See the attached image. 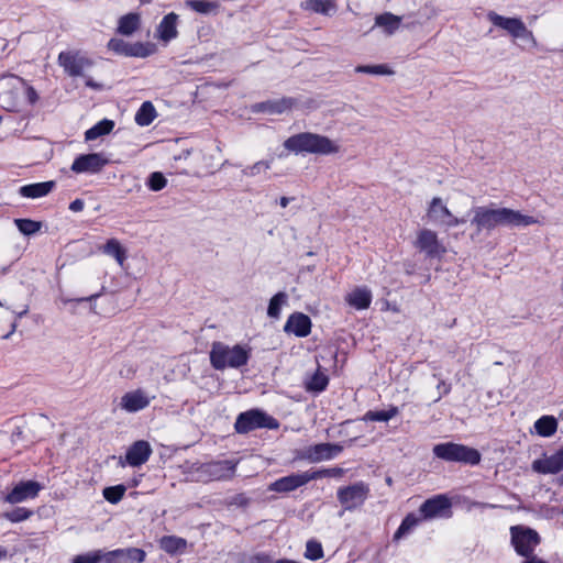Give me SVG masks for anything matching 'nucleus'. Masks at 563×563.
Returning a JSON list of instances; mask_svg holds the SVG:
<instances>
[{
  "label": "nucleus",
  "mask_w": 563,
  "mask_h": 563,
  "mask_svg": "<svg viewBox=\"0 0 563 563\" xmlns=\"http://www.w3.org/2000/svg\"><path fill=\"white\" fill-rule=\"evenodd\" d=\"M43 486L35 481H22L16 484L4 497V501L9 504H19L27 499L35 498Z\"/></svg>",
  "instance_id": "obj_16"
},
{
  "label": "nucleus",
  "mask_w": 563,
  "mask_h": 563,
  "mask_svg": "<svg viewBox=\"0 0 563 563\" xmlns=\"http://www.w3.org/2000/svg\"><path fill=\"white\" fill-rule=\"evenodd\" d=\"M345 300L351 307L364 310L371 306L372 291L367 287H356L346 295Z\"/></svg>",
  "instance_id": "obj_25"
},
{
  "label": "nucleus",
  "mask_w": 563,
  "mask_h": 563,
  "mask_svg": "<svg viewBox=\"0 0 563 563\" xmlns=\"http://www.w3.org/2000/svg\"><path fill=\"white\" fill-rule=\"evenodd\" d=\"M329 384V377L322 373L320 369H317L313 375H311L305 383V388L307 391L312 393H321L323 391Z\"/></svg>",
  "instance_id": "obj_33"
},
{
  "label": "nucleus",
  "mask_w": 563,
  "mask_h": 563,
  "mask_svg": "<svg viewBox=\"0 0 563 563\" xmlns=\"http://www.w3.org/2000/svg\"><path fill=\"white\" fill-rule=\"evenodd\" d=\"M32 515V510L24 507H16L10 511H5L3 514V518L11 522H21L29 519Z\"/></svg>",
  "instance_id": "obj_43"
},
{
  "label": "nucleus",
  "mask_w": 563,
  "mask_h": 563,
  "mask_svg": "<svg viewBox=\"0 0 563 563\" xmlns=\"http://www.w3.org/2000/svg\"><path fill=\"white\" fill-rule=\"evenodd\" d=\"M25 440L24 432L21 427H15V429L11 433V442L13 444H18Z\"/></svg>",
  "instance_id": "obj_54"
},
{
  "label": "nucleus",
  "mask_w": 563,
  "mask_h": 563,
  "mask_svg": "<svg viewBox=\"0 0 563 563\" xmlns=\"http://www.w3.org/2000/svg\"><path fill=\"white\" fill-rule=\"evenodd\" d=\"M343 448L334 443H318L299 451L297 457L311 463L328 461L341 453Z\"/></svg>",
  "instance_id": "obj_11"
},
{
  "label": "nucleus",
  "mask_w": 563,
  "mask_h": 563,
  "mask_svg": "<svg viewBox=\"0 0 563 563\" xmlns=\"http://www.w3.org/2000/svg\"><path fill=\"white\" fill-rule=\"evenodd\" d=\"M435 457L446 462H459L467 465H477L482 455L478 450L454 442L435 444L432 449Z\"/></svg>",
  "instance_id": "obj_4"
},
{
  "label": "nucleus",
  "mask_w": 563,
  "mask_h": 563,
  "mask_svg": "<svg viewBox=\"0 0 563 563\" xmlns=\"http://www.w3.org/2000/svg\"><path fill=\"white\" fill-rule=\"evenodd\" d=\"M108 162V158L102 153L81 154L74 159L70 169L76 174H95L99 173Z\"/></svg>",
  "instance_id": "obj_13"
},
{
  "label": "nucleus",
  "mask_w": 563,
  "mask_h": 563,
  "mask_svg": "<svg viewBox=\"0 0 563 563\" xmlns=\"http://www.w3.org/2000/svg\"><path fill=\"white\" fill-rule=\"evenodd\" d=\"M27 312H29V307L27 306H25L21 311L14 312L15 313V319L13 320V322L11 324V330H10L9 333L4 334L2 336V339L7 340V339H9L12 335V333L15 331V329L18 327L16 319L24 317Z\"/></svg>",
  "instance_id": "obj_51"
},
{
  "label": "nucleus",
  "mask_w": 563,
  "mask_h": 563,
  "mask_svg": "<svg viewBox=\"0 0 563 563\" xmlns=\"http://www.w3.org/2000/svg\"><path fill=\"white\" fill-rule=\"evenodd\" d=\"M531 468L539 474H559L563 471V456L556 451L550 456L534 460Z\"/></svg>",
  "instance_id": "obj_21"
},
{
  "label": "nucleus",
  "mask_w": 563,
  "mask_h": 563,
  "mask_svg": "<svg viewBox=\"0 0 563 563\" xmlns=\"http://www.w3.org/2000/svg\"><path fill=\"white\" fill-rule=\"evenodd\" d=\"M125 486L120 484L115 486L106 487L102 492L103 497L110 504H118L125 494Z\"/></svg>",
  "instance_id": "obj_42"
},
{
  "label": "nucleus",
  "mask_w": 563,
  "mask_h": 563,
  "mask_svg": "<svg viewBox=\"0 0 563 563\" xmlns=\"http://www.w3.org/2000/svg\"><path fill=\"white\" fill-rule=\"evenodd\" d=\"M113 128L114 122L112 120L103 119L85 132V140L93 141L100 136L107 135L113 130Z\"/></svg>",
  "instance_id": "obj_32"
},
{
  "label": "nucleus",
  "mask_w": 563,
  "mask_h": 563,
  "mask_svg": "<svg viewBox=\"0 0 563 563\" xmlns=\"http://www.w3.org/2000/svg\"><path fill=\"white\" fill-rule=\"evenodd\" d=\"M556 484L563 486V473L556 478Z\"/></svg>",
  "instance_id": "obj_64"
},
{
  "label": "nucleus",
  "mask_w": 563,
  "mask_h": 563,
  "mask_svg": "<svg viewBox=\"0 0 563 563\" xmlns=\"http://www.w3.org/2000/svg\"><path fill=\"white\" fill-rule=\"evenodd\" d=\"M152 454V448L147 441H135L125 453V462L133 467L146 463Z\"/></svg>",
  "instance_id": "obj_19"
},
{
  "label": "nucleus",
  "mask_w": 563,
  "mask_h": 563,
  "mask_svg": "<svg viewBox=\"0 0 563 563\" xmlns=\"http://www.w3.org/2000/svg\"><path fill=\"white\" fill-rule=\"evenodd\" d=\"M368 494V485L364 482H357L353 485L339 488L336 496L345 510H353L364 504Z\"/></svg>",
  "instance_id": "obj_10"
},
{
  "label": "nucleus",
  "mask_w": 563,
  "mask_h": 563,
  "mask_svg": "<svg viewBox=\"0 0 563 563\" xmlns=\"http://www.w3.org/2000/svg\"><path fill=\"white\" fill-rule=\"evenodd\" d=\"M428 218L438 225L453 228L460 224V219L454 217L448 207L443 203L442 199L434 197L427 212Z\"/></svg>",
  "instance_id": "obj_15"
},
{
  "label": "nucleus",
  "mask_w": 563,
  "mask_h": 563,
  "mask_svg": "<svg viewBox=\"0 0 563 563\" xmlns=\"http://www.w3.org/2000/svg\"><path fill=\"white\" fill-rule=\"evenodd\" d=\"M186 5L201 14L217 13L220 8L219 2L206 0H188L186 1Z\"/></svg>",
  "instance_id": "obj_35"
},
{
  "label": "nucleus",
  "mask_w": 563,
  "mask_h": 563,
  "mask_svg": "<svg viewBox=\"0 0 563 563\" xmlns=\"http://www.w3.org/2000/svg\"><path fill=\"white\" fill-rule=\"evenodd\" d=\"M287 301V295L284 291H279L276 295H274L268 303L267 308V314L271 318H279L280 316V309L284 303Z\"/></svg>",
  "instance_id": "obj_41"
},
{
  "label": "nucleus",
  "mask_w": 563,
  "mask_h": 563,
  "mask_svg": "<svg viewBox=\"0 0 563 563\" xmlns=\"http://www.w3.org/2000/svg\"><path fill=\"white\" fill-rule=\"evenodd\" d=\"M401 24V16L395 15L390 12L378 14L375 18V26L384 29L387 35H393Z\"/></svg>",
  "instance_id": "obj_28"
},
{
  "label": "nucleus",
  "mask_w": 563,
  "mask_h": 563,
  "mask_svg": "<svg viewBox=\"0 0 563 563\" xmlns=\"http://www.w3.org/2000/svg\"><path fill=\"white\" fill-rule=\"evenodd\" d=\"M107 47L109 51H112L114 54L125 57H141L145 58L153 55L156 52V45L146 42V43H129L122 38L113 37L111 38Z\"/></svg>",
  "instance_id": "obj_9"
},
{
  "label": "nucleus",
  "mask_w": 563,
  "mask_h": 563,
  "mask_svg": "<svg viewBox=\"0 0 563 563\" xmlns=\"http://www.w3.org/2000/svg\"><path fill=\"white\" fill-rule=\"evenodd\" d=\"M415 246L430 258L441 257L445 253V247L440 243L437 233L429 229L418 232Z\"/></svg>",
  "instance_id": "obj_14"
},
{
  "label": "nucleus",
  "mask_w": 563,
  "mask_h": 563,
  "mask_svg": "<svg viewBox=\"0 0 563 563\" xmlns=\"http://www.w3.org/2000/svg\"><path fill=\"white\" fill-rule=\"evenodd\" d=\"M356 73L369 75H391L394 71L386 65H360L355 68Z\"/></svg>",
  "instance_id": "obj_47"
},
{
  "label": "nucleus",
  "mask_w": 563,
  "mask_h": 563,
  "mask_svg": "<svg viewBox=\"0 0 563 563\" xmlns=\"http://www.w3.org/2000/svg\"><path fill=\"white\" fill-rule=\"evenodd\" d=\"M279 422L261 409H250L241 412L235 420L234 429L240 434H246L256 429L276 430Z\"/></svg>",
  "instance_id": "obj_5"
},
{
  "label": "nucleus",
  "mask_w": 563,
  "mask_h": 563,
  "mask_svg": "<svg viewBox=\"0 0 563 563\" xmlns=\"http://www.w3.org/2000/svg\"><path fill=\"white\" fill-rule=\"evenodd\" d=\"M103 251L106 254L113 256L120 265H122L126 258L125 250L115 239L108 240L104 244Z\"/></svg>",
  "instance_id": "obj_38"
},
{
  "label": "nucleus",
  "mask_w": 563,
  "mask_h": 563,
  "mask_svg": "<svg viewBox=\"0 0 563 563\" xmlns=\"http://www.w3.org/2000/svg\"><path fill=\"white\" fill-rule=\"evenodd\" d=\"M472 212L474 216L471 224L475 225L476 233L492 231L497 227L520 228L538 223L536 218L509 208L494 209L482 206L473 208Z\"/></svg>",
  "instance_id": "obj_1"
},
{
  "label": "nucleus",
  "mask_w": 563,
  "mask_h": 563,
  "mask_svg": "<svg viewBox=\"0 0 563 563\" xmlns=\"http://www.w3.org/2000/svg\"><path fill=\"white\" fill-rule=\"evenodd\" d=\"M8 556V550L4 547H0V561Z\"/></svg>",
  "instance_id": "obj_63"
},
{
  "label": "nucleus",
  "mask_w": 563,
  "mask_h": 563,
  "mask_svg": "<svg viewBox=\"0 0 563 563\" xmlns=\"http://www.w3.org/2000/svg\"><path fill=\"white\" fill-rule=\"evenodd\" d=\"M310 482L308 472L292 473L280 477L269 484L268 490L276 493H290Z\"/></svg>",
  "instance_id": "obj_18"
},
{
  "label": "nucleus",
  "mask_w": 563,
  "mask_h": 563,
  "mask_svg": "<svg viewBox=\"0 0 563 563\" xmlns=\"http://www.w3.org/2000/svg\"><path fill=\"white\" fill-rule=\"evenodd\" d=\"M86 86H87V87H90V88H92V89H96V90H100V89L102 88V85H100V84H98V82L93 81L91 78H88V79L86 80Z\"/></svg>",
  "instance_id": "obj_59"
},
{
  "label": "nucleus",
  "mask_w": 563,
  "mask_h": 563,
  "mask_svg": "<svg viewBox=\"0 0 563 563\" xmlns=\"http://www.w3.org/2000/svg\"><path fill=\"white\" fill-rule=\"evenodd\" d=\"M284 331L294 333L298 338H306L311 332V320L302 312H294L288 317Z\"/></svg>",
  "instance_id": "obj_20"
},
{
  "label": "nucleus",
  "mask_w": 563,
  "mask_h": 563,
  "mask_svg": "<svg viewBox=\"0 0 563 563\" xmlns=\"http://www.w3.org/2000/svg\"><path fill=\"white\" fill-rule=\"evenodd\" d=\"M301 9L323 15H332L336 5L333 0H306L300 4Z\"/></svg>",
  "instance_id": "obj_27"
},
{
  "label": "nucleus",
  "mask_w": 563,
  "mask_h": 563,
  "mask_svg": "<svg viewBox=\"0 0 563 563\" xmlns=\"http://www.w3.org/2000/svg\"><path fill=\"white\" fill-rule=\"evenodd\" d=\"M85 207V202L82 199H75L74 201H71L69 203V210L73 211V212H79L84 209Z\"/></svg>",
  "instance_id": "obj_57"
},
{
  "label": "nucleus",
  "mask_w": 563,
  "mask_h": 563,
  "mask_svg": "<svg viewBox=\"0 0 563 563\" xmlns=\"http://www.w3.org/2000/svg\"><path fill=\"white\" fill-rule=\"evenodd\" d=\"M104 289H106V287L102 286L100 292L92 294V295H90L88 297H81V298H76V299H67V300H64V302H70V301H75V302H86V301H89V302H91V301L96 300L97 298H99Z\"/></svg>",
  "instance_id": "obj_53"
},
{
  "label": "nucleus",
  "mask_w": 563,
  "mask_h": 563,
  "mask_svg": "<svg viewBox=\"0 0 563 563\" xmlns=\"http://www.w3.org/2000/svg\"><path fill=\"white\" fill-rule=\"evenodd\" d=\"M236 505H240V506H245L249 504V499L245 497V495L243 494H240L235 497V501H234Z\"/></svg>",
  "instance_id": "obj_58"
},
{
  "label": "nucleus",
  "mask_w": 563,
  "mask_h": 563,
  "mask_svg": "<svg viewBox=\"0 0 563 563\" xmlns=\"http://www.w3.org/2000/svg\"><path fill=\"white\" fill-rule=\"evenodd\" d=\"M475 505L481 508H490V509L498 507L497 505L488 504V503H476Z\"/></svg>",
  "instance_id": "obj_62"
},
{
  "label": "nucleus",
  "mask_w": 563,
  "mask_h": 563,
  "mask_svg": "<svg viewBox=\"0 0 563 563\" xmlns=\"http://www.w3.org/2000/svg\"><path fill=\"white\" fill-rule=\"evenodd\" d=\"M291 200H294V198L282 197L279 199V205H280L282 208H286Z\"/></svg>",
  "instance_id": "obj_61"
},
{
  "label": "nucleus",
  "mask_w": 563,
  "mask_h": 563,
  "mask_svg": "<svg viewBox=\"0 0 563 563\" xmlns=\"http://www.w3.org/2000/svg\"><path fill=\"white\" fill-rule=\"evenodd\" d=\"M272 162H273L272 159L271 161H258L251 166L244 167L241 170V174H242V176H245V177H255L256 175L261 174L262 172L269 169Z\"/></svg>",
  "instance_id": "obj_44"
},
{
  "label": "nucleus",
  "mask_w": 563,
  "mask_h": 563,
  "mask_svg": "<svg viewBox=\"0 0 563 563\" xmlns=\"http://www.w3.org/2000/svg\"><path fill=\"white\" fill-rule=\"evenodd\" d=\"M26 98L31 104H34L38 99V95L32 86L26 87Z\"/></svg>",
  "instance_id": "obj_56"
},
{
  "label": "nucleus",
  "mask_w": 563,
  "mask_h": 563,
  "mask_svg": "<svg viewBox=\"0 0 563 563\" xmlns=\"http://www.w3.org/2000/svg\"><path fill=\"white\" fill-rule=\"evenodd\" d=\"M511 544L517 554L527 558L533 556L536 547L540 543L539 533L523 526H514L510 528Z\"/></svg>",
  "instance_id": "obj_6"
},
{
  "label": "nucleus",
  "mask_w": 563,
  "mask_h": 563,
  "mask_svg": "<svg viewBox=\"0 0 563 563\" xmlns=\"http://www.w3.org/2000/svg\"><path fill=\"white\" fill-rule=\"evenodd\" d=\"M295 104V99L290 97H284L278 100H267L263 102L255 103L252 107L253 112L260 113H269V114H280L292 108Z\"/></svg>",
  "instance_id": "obj_22"
},
{
  "label": "nucleus",
  "mask_w": 563,
  "mask_h": 563,
  "mask_svg": "<svg viewBox=\"0 0 563 563\" xmlns=\"http://www.w3.org/2000/svg\"><path fill=\"white\" fill-rule=\"evenodd\" d=\"M141 24V18L137 13H128L119 19L118 33L122 35H132Z\"/></svg>",
  "instance_id": "obj_30"
},
{
  "label": "nucleus",
  "mask_w": 563,
  "mask_h": 563,
  "mask_svg": "<svg viewBox=\"0 0 563 563\" xmlns=\"http://www.w3.org/2000/svg\"><path fill=\"white\" fill-rule=\"evenodd\" d=\"M178 14H176L175 12H170L162 19L156 29L157 37L161 41L168 43L178 36Z\"/></svg>",
  "instance_id": "obj_24"
},
{
  "label": "nucleus",
  "mask_w": 563,
  "mask_h": 563,
  "mask_svg": "<svg viewBox=\"0 0 563 563\" xmlns=\"http://www.w3.org/2000/svg\"><path fill=\"white\" fill-rule=\"evenodd\" d=\"M56 186L54 180L29 184L20 187L19 192L25 198H41L48 195Z\"/></svg>",
  "instance_id": "obj_26"
},
{
  "label": "nucleus",
  "mask_w": 563,
  "mask_h": 563,
  "mask_svg": "<svg viewBox=\"0 0 563 563\" xmlns=\"http://www.w3.org/2000/svg\"><path fill=\"white\" fill-rule=\"evenodd\" d=\"M488 20L495 25L507 31L514 38L536 44V38L530 30L519 18H506L494 11L488 13Z\"/></svg>",
  "instance_id": "obj_8"
},
{
  "label": "nucleus",
  "mask_w": 563,
  "mask_h": 563,
  "mask_svg": "<svg viewBox=\"0 0 563 563\" xmlns=\"http://www.w3.org/2000/svg\"><path fill=\"white\" fill-rule=\"evenodd\" d=\"M534 430L540 437L550 438L558 430V420L553 416H542L534 422Z\"/></svg>",
  "instance_id": "obj_29"
},
{
  "label": "nucleus",
  "mask_w": 563,
  "mask_h": 563,
  "mask_svg": "<svg viewBox=\"0 0 563 563\" xmlns=\"http://www.w3.org/2000/svg\"><path fill=\"white\" fill-rule=\"evenodd\" d=\"M451 500L445 495H437L423 501L419 508L422 519L451 516Z\"/></svg>",
  "instance_id": "obj_12"
},
{
  "label": "nucleus",
  "mask_w": 563,
  "mask_h": 563,
  "mask_svg": "<svg viewBox=\"0 0 563 563\" xmlns=\"http://www.w3.org/2000/svg\"><path fill=\"white\" fill-rule=\"evenodd\" d=\"M157 112L151 101H144L135 113V122L140 126L150 125L156 118Z\"/></svg>",
  "instance_id": "obj_31"
},
{
  "label": "nucleus",
  "mask_w": 563,
  "mask_h": 563,
  "mask_svg": "<svg viewBox=\"0 0 563 563\" xmlns=\"http://www.w3.org/2000/svg\"><path fill=\"white\" fill-rule=\"evenodd\" d=\"M121 563H143L146 558L144 550L139 548L118 549Z\"/></svg>",
  "instance_id": "obj_34"
},
{
  "label": "nucleus",
  "mask_w": 563,
  "mask_h": 563,
  "mask_svg": "<svg viewBox=\"0 0 563 563\" xmlns=\"http://www.w3.org/2000/svg\"><path fill=\"white\" fill-rule=\"evenodd\" d=\"M236 462L230 460L212 461L200 464L196 472L200 481H225L234 476Z\"/></svg>",
  "instance_id": "obj_7"
},
{
  "label": "nucleus",
  "mask_w": 563,
  "mask_h": 563,
  "mask_svg": "<svg viewBox=\"0 0 563 563\" xmlns=\"http://www.w3.org/2000/svg\"><path fill=\"white\" fill-rule=\"evenodd\" d=\"M310 481L320 479L324 477H341L344 474V470L341 467L322 468L309 472Z\"/></svg>",
  "instance_id": "obj_46"
},
{
  "label": "nucleus",
  "mask_w": 563,
  "mask_h": 563,
  "mask_svg": "<svg viewBox=\"0 0 563 563\" xmlns=\"http://www.w3.org/2000/svg\"><path fill=\"white\" fill-rule=\"evenodd\" d=\"M303 555L306 559L311 561H317L323 558V549L321 543L317 540H309L306 543V551Z\"/></svg>",
  "instance_id": "obj_45"
},
{
  "label": "nucleus",
  "mask_w": 563,
  "mask_h": 563,
  "mask_svg": "<svg viewBox=\"0 0 563 563\" xmlns=\"http://www.w3.org/2000/svg\"><path fill=\"white\" fill-rule=\"evenodd\" d=\"M284 147L295 154L311 153L328 155L339 152V146L329 137L310 132L291 135L284 142Z\"/></svg>",
  "instance_id": "obj_2"
},
{
  "label": "nucleus",
  "mask_w": 563,
  "mask_h": 563,
  "mask_svg": "<svg viewBox=\"0 0 563 563\" xmlns=\"http://www.w3.org/2000/svg\"><path fill=\"white\" fill-rule=\"evenodd\" d=\"M71 563H100L98 550L76 555Z\"/></svg>",
  "instance_id": "obj_49"
},
{
  "label": "nucleus",
  "mask_w": 563,
  "mask_h": 563,
  "mask_svg": "<svg viewBox=\"0 0 563 563\" xmlns=\"http://www.w3.org/2000/svg\"><path fill=\"white\" fill-rule=\"evenodd\" d=\"M250 357L251 349L240 344L229 346L222 342H213L210 351V363L217 371L240 368L247 364Z\"/></svg>",
  "instance_id": "obj_3"
},
{
  "label": "nucleus",
  "mask_w": 563,
  "mask_h": 563,
  "mask_svg": "<svg viewBox=\"0 0 563 563\" xmlns=\"http://www.w3.org/2000/svg\"><path fill=\"white\" fill-rule=\"evenodd\" d=\"M159 545L165 552L174 554L186 548V540L176 536H165L161 539Z\"/></svg>",
  "instance_id": "obj_37"
},
{
  "label": "nucleus",
  "mask_w": 563,
  "mask_h": 563,
  "mask_svg": "<svg viewBox=\"0 0 563 563\" xmlns=\"http://www.w3.org/2000/svg\"><path fill=\"white\" fill-rule=\"evenodd\" d=\"M522 563H548V562L533 555V556L527 558Z\"/></svg>",
  "instance_id": "obj_60"
},
{
  "label": "nucleus",
  "mask_w": 563,
  "mask_h": 563,
  "mask_svg": "<svg viewBox=\"0 0 563 563\" xmlns=\"http://www.w3.org/2000/svg\"><path fill=\"white\" fill-rule=\"evenodd\" d=\"M100 563H121L118 549L111 551L98 550Z\"/></svg>",
  "instance_id": "obj_50"
},
{
  "label": "nucleus",
  "mask_w": 563,
  "mask_h": 563,
  "mask_svg": "<svg viewBox=\"0 0 563 563\" xmlns=\"http://www.w3.org/2000/svg\"><path fill=\"white\" fill-rule=\"evenodd\" d=\"M399 410L395 406H390L388 410H368L364 416V421L387 422L398 415Z\"/></svg>",
  "instance_id": "obj_36"
},
{
  "label": "nucleus",
  "mask_w": 563,
  "mask_h": 563,
  "mask_svg": "<svg viewBox=\"0 0 563 563\" xmlns=\"http://www.w3.org/2000/svg\"><path fill=\"white\" fill-rule=\"evenodd\" d=\"M437 389L439 391V395L434 399V402L439 401L442 398V396L448 395L451 391V384L446 383L443 379H440Z\"/></svg>",
  "instance_id": "obj_52"
},
{
  "label": "nucleus",
  "mask_w": 563,
  "mask_h": 563,
  "mask_svg": "<svg viewBox=\"0 0 563 563\" xmlns=\"http://www.w3.org/2000/svg\"><path fill=\"white\" fill-rule=\"evenodd\" d=\"M14 224L18 230L26 236L37 233L42 228V222L31 219H15Z\"/></svg>",
  "instance_id": "obj_40"
},
{
  "label": "nucleus",
  "mask_w": 563,
  "mask_h": 563,
  "mask_svg": "<svg viewBox=\"0 0 563 563\" xmlns=\"http://www.w3.org/2000/svg\"><path fill=\"white\" fill-rule=\"evenodd\" d=\"M58 63L71 77L82 76L84 70L91 67L92 65V62L89 58L73 54L70 52L59 53Z\"/></svg>",
  "instance_id": "obj_17"
},
{
  "label": "nucleus",
  "mask_w": 563,
  "mask_h": 563,
  "mask_svg": "<svg viewBox=\"0 0 563 563\" xmlns=\"http://www.w3.org/2000/svg\"><path fill=\"white\" fill-rule=\"evenodd\" d=\"M420 521L415 514H408L401 521L400 526L394 534V540H399L409 533Z\"/></svg>",
  "instance_id": "obj_39"
},
{
  "label": "nucleus",
  "mask_w": 563,
  "mask_h": 563,
  "mask_svg": "<svg viewBox=\"0 0 563 563\" xmlns=\"http://www.w3.org/2000/svg\"><path fill=\"white\" fill-rule=\"evenodd\" d=\"M167 184V179L159 172L152 173L147 178V186L153 191L162 190Z\"/></svg>",
  "instance_id": "obj_48"
},
{
  "label": "nucleus",
  "mask_w": 563,
  "mask_h": 563,
  "mask_svg": "<svg viewBox=\"0 0 563 563\" xmlns=\"http://www.w3.org/2000/svg\"><path fill=\"white\" fill-rule=\"evenodd\" d=\"M271 556L265 553H260L251 558L250 563H271Z\"/></svg>",
  "instance_id": "obj_55"
},
{
  "label": "nucleus",
  "mask_w": 563,
  "mask_h": 563,
  "mask_svg": "<svg viewBox=\"0 0 563 563\" xmlns=\"http://www.w3.org/2000/svg\"><path fill=\"white\" fill-rule=\"evenodd\" d=\"M148 405L150 399L141 389L125 393L120 402L121 408L128 412H137Z\"/></svg>",
  "instance_id": "obj_23"
}]
</instances>
